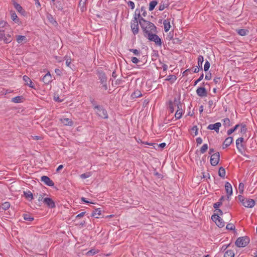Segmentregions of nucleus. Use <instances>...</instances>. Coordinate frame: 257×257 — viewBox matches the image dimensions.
Returning a JSON list of instances; mask_svg holds the SVG:
<instances>
[{"label":"nucleus","instance_id":"1","mask_svg":"<svg viewBox=\"0 0 257 257\" xmlns=\"http://www.w3.org/2000/svg\"><path fill=\"white\" fill-rule=\"evenodd\" d=\"M139 24L143 30L145 37L156 31V27L153 23L145 20L143 18L139 20Z\"/></svg>","mask_w":257,"mask_h":257},{"label":"nucleus","instance_id":"2","mask_svg":"<svg viewBox=\"0 0 257 257\" xmlns=\"http://www.w3.org/2000/svg\"><path fill=\"white\" fill-rule=\"evenodd\" d=\"M94 108L95 113L102 118H107L108 114L106 110L99 105H94Z\"/></svg>","mask_w":257,"mask_h":257},{"label":"nucleus","instance_id":"3","mask_svg":"<svg viewBox=\"0 0 257 257\" xmlns=\"http://www.w3.org/2000/svg\"><path fill=\"white\" fill-rule=\"evenodd\" d=\"M249 241V239L247 237H241L237 239L235 244L239 247L245 246Z\"/></svg>","mask_w":257,"mask_h":257},{"label":"nucleus","instance_id":"4","mask_svg":"<svg viewBox=\"0 0 257 257\" xmlns=\"http://www.w3.org/2000/svg\"><path fill=\"white\" fill-rule=\"evenodd\" d=\"M146 37H147L149 40L154 42L156 45L161 46V40L158 35L152 33L148 35Z\"/></svg>","mask_w":257,"mask_h":257},{"label":"nucleus","instance_id":"5","mask_svg":"<svg viewBox=\"0 0 257 257\" xmlns=\"http://www.w3.org/2000/svg\"><path fill=\"white\" fill-rule=\"evenodd\" d=\"M211 218L213 221H214L216 224L219 227H223L225 225L224 221L223 219L220 218L218 215L214 214L212 216Z\"/></svg>","mask_w":257,"mask_h":257},{"label":"nucleus","instance_id":"6","mask_svg":"<svg viewBox=\"0 0 257 257\" xmlns=\"http://www.w3.org/2000/svg\"><path fill=\"white\" fill-rule=\"evenodd\" d=\"M220 155L218 152L213 154L211 156L210 158V163L212 166L217 165L219 161Z\"/></svg>","mask_w":257,"mask_h":257},{"label":"nucleus","instance_id":"7","mask_svg":"<svg viewBox=\"0 0 257 257\" xmlns=\"http://www.w3.org/2000/svg\"><path fill=\"white\" fill-rule=\"evenodd\" d=\"M242 204L245 207L252 208L254 206L255 202L252 199L245 198Z\"/></svg>","mask_w":257,"mask_h":257},{"label":"nucleus","instance_id":"8","mask_svg":"<svg viewBox=\"0 0 257 257\" xmlns=\"http://www.w3.org/2000/svg\"><path fill=\"white\" fill-rule=\"evenodd\" d=\"M131 30L134 35L139 32V22L138 21H131Z\"/></svg>","mask_w":257,"mask_h":257},{"label":"nucleus","instance_id":"9","mask_svg":"<svg viewBox=\"0 0 257 257\" xmlns=\"http://www.w3.org/2000/svg\"><path fill=\"white\" fill-rule=\"evenodd\" d=\"M225 189L227 194V197L229 199L232 194V188L231 185L228 182L225 184Z\"/></svg>","mask_w":257,"mask_h":257},{"label":"nucleus","instance_id":"10","mask_svg":"<svg viewBox=\"0 0 257 257\" xmlns=\"http://www.w3.org/2000/svg\"><path fill=\"white\" fill-rule=\"evenodd\" d=\"M221 126V124L220 122H216L214 124H210L208 125L207 129L210 130H214L216 132L218 133Z\"/></svg>","mask_w":257,"mask_h":257},{"label":"nucleus","instance_id":"11","mask_svg":"<svg viewBox=\"0 0 257 257\" xmlns=\"http://www.w3.org/2000/svg\"><path fill=\"white\" fill-rule=\"evenodd\" d=\"M42 81L46 84H49L52 81V77L49 72H48L43 77Z\"/></svg>","mask_w":257,"mask_h":257},{"label":"nucleus","instance_id":"12","mask_svg":"<svg viewBox=\"0 0 257 257\" xmlns=\"http://www.w3.org/2000/svg\"><path fill=\"white\" fill-rule=\"evenodd\" d=\"M43 202L49 207L50 208H54L55 207V204L53 200L48 197H46L44 199Z\"/></svg>","mask_w":257,"mask_h":257},{"label":"nucleus","instance_id":"13","mask_svg":"<svg viewBox=\"0 0 257 257\" xmlns=\"http://www.w3.org/2000/svg\"><path fill=\"white\" fill-rule=\"evenodd\" d=\"M41 181L49 186H53L54 185V183L53 181L46 176H42L41 177Z\"/></svg>","mask_w":257,"mask_h":257},{"label":"nucleus","instance_id":"14","mask_svg":"<svg viewBox=\"0 0 257 257\" xmlns=\"http://www.w3.org/2000/svg\"><path fill=\"white\" fill-rule=\"evenodd\" d=\"M243 141V138H239L236 141V146L239 152H241L243 150L242 142Z\"/></svg>","mask_w":257,"mask_h":257},{"label":"nucleus","instance_id":"15","mask_svg":"<svg viewBox=\"0 0 257 257\" xmlns=\"http://www.w3.org/2000/svg\"><path fill=\"white\" fill-rule=\"evenodd\" d=\"M197 94L200 97L206 96L207 95V91L204 87H198L196 90Z\"/></svg>","mask_w":257,"mask_h":257},{"label":"nucleus","instance_id":"16","mask_svg":"<svg viewBox=\"0 0 257 257\" xmlns=\"http://www.w3.org/2000/svg\"><path fill=\"white\" fill-rule=\"evenodd\" d=\"M23 80L25 81L26 84L28 85L29 87L34 88L35 86L34 85L32 81L30 78L26 75L23 76Z\"/></svg>","mask_w":257,"mask_h":257},{"label":"nucleus","instance_id":"17","mask_svg":"<svg viewBox=\"0 0 257 257\" xmlns=\"http://www.w3.org/2000/svg\"><path fill=\"white\" fill-rule=\"evenodd\" d=\"M60 121L65 125L72 126L73 124V121L68 118H61Z\"/></svg>","mask_w":257,"mask_h":257},{"label":"nucleus","instance_id":"18","mask_svg":"<svg viewBox=\"0 0 257 257\" xmlns=\"http://www.w3.org/2000/svg\"><path fill=\"white\" fill-rule=\"evenodd\" d=\"M16 40L19 44H23L27 42V38L25 36L18 35L16 36Z\"/></svg>","mask_w":257,"mask_h":257},{"label":"nucleus","instance_id":"19","mask_svg":"<svg viewBox=\"0 0 257 257\" xmlns=\"http://www.w3.org/2000/svg\"><path fill=\"white\" fill-rule=\"evenodd\" d=\"M163 25L164 26V30L166 32L169 31L171 25H170V19L165 20L163 22Z\"/></svg>","mask_w":257,"mask_h":257},{"label":"nucleus","instance_id":"20","mask_svg":"<svg viewBox=\"0 0 257 257\" xmlns=\"http://www.w3.org/2000/svg\"><path fill=\"white\" fill-rule=\"evenodd\" d=\"M177 106L178 108V110L176 111L175 113V117H176V119H179L182 116V109L179 108L178 104H177Z\"/></svg>","mask_w":257,"mask_h":257},{"label":"nucleus","instance_id":"21","mask_svg":"<svg viewBox=\"0 0 257 257\" xmlns=\"http://www.w3.org/2000/svg\"><path fill=\"white\" fill-rule=\"evenodd\" d=\"M233 138L231 137H229L227 138L223 143V145L225 146V147H228L232 142Z\"/></svg>","mask_w":257,"mask_h":257},{"label":"nucleus","instance_id":"22","mask_svg":"<svg viewBox=\"0 0 257 257\" xmlns=\"http://www.w3.org/2000/svg\"><path fill=\"white\" fill-rule=\"evenodd\" d=\"M11 17L13 21H14L16 23H18L19 22V19L18 18L17 15L16 13L14 11L11 12Z\"/></svg>","mask_w":257,"mask_h":257},{"label":"nucleus","instance_id":"23","mask_svg":"<svg viewBox=\"0 0 257 257\" xmlns=\"http://www.w3.org/2000/svg\"><path fill=\"white\" fill-rule=\"evenodd\" d=\"M140 11H139L138 9H136L135 11V14L134 15L133 19L132 20V21H138V20L140 19Z\"/></svg>","mask_w":257,"mask_h":257},{"label":"nucleus","instance_id":"24","mask_svg":"<svg viewBox=\"0 0 257 257\" xmlns=\"http://www.w3.org/2000/svg\"><path fill=\"white\" fill-rule=\"evenodd\" d=\"M142 96L141 92L139 90H135L131 95V97L133 99Z\"/></svg>","mask_w":257,"mask_h":257},{"label":"nucleus","instance_id":"25","mask_svg":"<svg viewBox=\"0 0 257 257\" xmlns=\"http://www.w3.org/2000/svg\"><path fill=\"white\" fill-rule=\"evenodd\" d=\"M24 195L25 197L29 200H32L33 199V194L30 191L27 192H24Z\"/></svg>","mask_w":257,"mask_h":257},{"label":"nucleus","instance_id":"26","mask_svg":"<svg viewBox=\"0 0 257 257\" xmlns=\"http://www.w3.org/2000/svg\"><path fill=\"white\" fill-rule=\"evenodd\" d=\"M101 212L100 208L96 209L92 213V216L95 217L96 218H98L99 216L101 215Z\"/></svg>","mask_w":257,"mask_h":257},{"label":"nucleus","instance_id":"27","mask_svg":"<svg viewBox=\"0 0 257 257\" xmlns=\"http://www.w3.org/2000/svg\"><path fill=\"white\" fill-rule=\"evenodd\" d=\"M158 2L156 1H153L150 3L149 10L150 11H152L154 10L155 7L157 5Z\"/></svg>","mask_w":257,"mask_h":257},{"label":"nucleus","instance_id":"28","mask_svg":"<svg viewBox=\"0 0 257 257\" xmlns=\"http://www.w3.org/2000/svg\"><path fill=\"white\" fill-rule=\"evenodd\" d=\"M234 252L231 250H227L225 251L224 257H234Z\"/></svg>","mask_w":257,"mask_h":257},{"label":"nucleus","instance_id":"29","mask_svg":"<svg viewBox=\"0 0 257 257\" xmlns=\"http://www.w3.org/2000/svg\"><path fill=\"white\" fill-rule=\"evenodd\" d=\"M204 61L203 57L201 55H199L198 57V66L201 69H202V64Z\"/></svg>","mask_w":257,"mask_h":257},{"label":"nucleus","instance_id":"30","mask_svg":"<svg viewBox=\"0 0 257 257\" xmlns=\"http://www.w3.org/2000/svg\"><path fill=\"white\" fill-rule=\"evenodd\" d=\"M218 175L220 177L224 178L225 176V170L223 167H220L218 171Z\"/></svg>","mask_w":257,"mask_h":257},{"label":"nucleus","instance_id":"31","mask_svg":"<svg viewBox=\"0 0 257 257\" xmlns=\"http://www.w3.org/2000/svg\"><path fill=\"white\" fill-rule=\"evenodd\" d=\"M98 252H99L98 250L94 249H92L89 250L87 252L86 254H87V256H92L94 254L98 253Z\"/></svg>","mask_w":257,"mask_h":257},{"label":"nucleus","instance_id":"32","mask_svg":"<svg viewBox=\"0 0 257 257\" xmlns=\"http://www.w3.org/2000/svg\"><path fill=\"white\" fill-rule=\"evenodd\" d=\"M24 219L25 220L29 221H32L34 220V218L32 217L31 215L28 214H24Z\"/></svg>","mask_w":257,"mask_h":257},{"label":"nucleus","instance_id":"33","mask_svg":"<svg viewBox=\"0 0 257 257\" xmlns=\"http://www.w3.org/2000/svg\"><path fill=\"white\" fill-rule=\"evenodd\" d=\"M191 134L193 136H197L198 134V128L197 126H194L191 128Z\"/></svg>","mask_w":257,"mask_h":257},{"label":"nucleus","instance_id":"34","mask_svg":"<svg viewBox=\"0 0 257 257\" xmlns=\"http://www.w3.org/2000/svg\"><path fill=\"white\" fill-rule=\"evenodd\" d=\"M222 121H223V124L225 127L229 126L230 125V120L229 118H225L223 119L222 120Z\"/></svg>","mask_w":257,"mask_h":257},{"label":"nucleus","instance_id":"35","mask_svg":"<svg viewBox=\"0 0 257 257\" xmlns=\"http://www.w3.org/2000/svg\"><path fill=\"white\" fill-rule=\"evenodd\" d=\"M15 8L20 13H22L23 11L22 7L18 4L14 3V4Z\"/></svg>","mask_w":257,"mask_h":257},{"label":"nucleus","instance_id":"36","mask_svg":"<svg viewBox=\"0 0 257 257\" xmlns=\"http://www.w3.org/2000/svg\"><path fill=\"white\" fill-rule=\"evenodd\" d=\"M208 149V145L206 144H204L200 149V153L201 154H204L205 153Z\"/></svg>","mask_w":257,"mask_h":257},{"label":"nucleus","instance_id":"37","mask_svg":"<svg viewBox=\"0 0 257 257\" xmlns=\"http://www.w3.org/2000/svg\"><path fill=\"white\" fill-rule=\"evenodd\" d=\"M5 43H9L12 41L11 39V35L8 34L7 36L5 35V37L3 39Z\"/></svg>","mask_w":257,"mask_h":257},{"label":"nucleus","instance_id":"38","mask_svg":"<svg viewBox=\"0 0 257 257\" xmlns=\"http://www.w3.org/2000/svg\"><path fill=\"white\" fill-rule=\"evenodd\" d=\"M247 31L244 29H239L237 30L238 34L242 36H245L247 34Z\"/></svg>","mask_w":257,"mask_h":257},{"label":"nucleus","instance_id":"39","mask_svg":"<svg viewBox=\"0 0 257 257\" xmlns=\"http://www.w3.org/2000/svg\"><path fill=\"white\" fill-rule=\"evenodd\" d=\"M238 126H239V124H236L235 125V126L233 128L228 130L227 132V135L228 136L230 135L232 133H233L238 128Z\"/></svg>","mask_w":257,"mask_h":257},{"label":"nucleus","instance_id":"40","mask_svg":"<svg viewBox=\"0 0 257 257\" xmlns=\"http://www.w3.org/2000/svg\"><path fill=\"white\" fill-rule=\"evenodd\" d=\"M91 176V173L90 172H87L86 173L82 174L80 175V177L82 179H86Z\"/></svg>","mask_w":257,"mask_h":257},{"label":"nucleus","instance_id":"41","mask_svg":"<svg viewBox=\"0 0 257 257\" xmlns=\"http://www.w3.org/2000/svg\"><path fill=\"white\" fill-rule=\"evenodd\" d=\"M7 26V23L5 21L0 22V30H6L5 28Z\"/></svg>","mask_w":257,"mask_h":257},{"label":"nucleus","instance_id":"42","mask_svg":"<svg viewBox=\"0 0 257 257\" xmlns=\"http://www.w3.org/2000/svg\"><path fill=\"white\" fill-rule=\"evenodd\" d=\"M129 51L132 52L136 56H139L141 54L140 51L137 49H130Z\"/></svg>","mask_w":257,"mask_h":257},{"label":"nucleus","instance_id":"43","mask_svg":"<svg viewBox=\"0 0 257 257\" xmlns=\"http://www.w3.org/2000/svg\"><path fill=\"white\" fill-rule=\"evenodd\" d=\"M244 189V184L242 183H240L238 186V190L240 194L243 193Z\"/></svg>","mask_w":257,"mask_h":257},{"label":"nucleus","instance_id":"44","mask_svg":"<svg viewBox=\"0 0 257 257\" xmlns=\"http://www.w3.org/2000/svg\"><path fill=\"white\" fill-rule=\"evenodd\" d=\"M226 228L228 230H234L235 226L232 223H228L227 224Z\"/></svg>","mask_w":257,"mask_h":257},{"label":"nucleus","instance_id":"45","mask_svg":"<svg viewBox=\"0 0 257 257\" xmlns=\"http://www.w3.org/2000/svg\"><path fill=\"white\" fill-rule=\"evenodd\" d=\"M210 63L208 61H206L205 63V64H204V70L205 71H207V70H208V69H209L210 68Z\"/></svg>","mask_w":257,"mask_h":257},{"label":"nucleus","instance_id":"46","mask_svg":"<svg viewBox=\"0 0 257 257\" xmlns=\"http://www.w3.org/2000/svg\"><path fill=\"white\" fill-rule=\"evenodd\" d=\"M176 79V78L174 75H169L167 76V78L166 79V80L170 81V80H173V81H174Z\"/></svg>","mask_w":257,"mask_h":257},{"label":"nucleus","instance_id":"47","mask_svg":"<svg viewBox=\"0 0 257 257\" xmlns=\"http://www.w3.org/2000/svg\"><path fill=\"white\" fill-rule=\"evenodd\" d=\"M21 97L17 96V97H14L12 99V101H13V102H15V103H19V102H20L21 101Z\"/></svg>","mask_w":257,"mask_h":257},{"label":"nucleus","instance_id":"48","mask_svg":"<svg viewBox=\"0 0 257 257\" xmlns=\"http://www.w3.org/2000/svg\"><path fill=\"white\" fill-rule=\"evenodd\" d=\"M10 204L9 202H6L3 204V208L6 210L9 208Z\"/></svg>","mask_w":257,"mask_h":257},{"label":"nucleus","instance_id":"49","mask_svg":"<svg viewBox=\"0 0 257 257\" xmlns=\"http://www.w3.org/2000/svg\"><path fill=\"white\" fill-rule=\"evenodd\" d=\"M5 30H0V38L2 40L5 37Z\"/></svg>","mask_w":257,"mask_h":257},{"label":"nucleus","instance_id":"50","mask_svg":"<svg viewBox=\"0 0 257 257\" xmlns=\"http://www.w3.org/2000/svg\"><path fill=\"white\" fill-rule=\"evenodd\" d=\"M203 77H204V74H202L200 76L199 78L195 81L194 85H196L199 82L201 81L203 79Z\"/></svg>","mask_w":257,"mask_h":257},{"label":"nucleus","instance_id":"51","mask_svg":"<svg viewBox=\"0 0 257 257\" xmlns=\"http://www.w3.org/2000/svg\"><path fill=\"white\" fill-rule=\"evenodd\" d=\"M141 12H142V16L145 17L147 16V12L145 10V8L144 7H142L141 8Z\"/></svg>","mask_w":257,"mask_h":257},{"label":"nucleus","instance_id":"52","mask_svg":"<svg viewBox=\"0 0 257 257\" xmlns=\"http://www.w3.org/2000/svg\"><path fill=\"white\" fill-rule=\"evenodd\" d=\"M131 61L133 63L137 64L139 62V60L137 57H133L131 58Z\"/></svg>","mask_w":257,"mask_h":257},{"label":"nucleus","instance_id":"53","mask_svg":"<svg viewBox=\"0 0 257 257\" xmlns=\"http://www.w3.org/2000/svg\"><path fill=\"white\" fill-rule=\"evenodd\" d=\"M221 204V202L219 201L214 204L213 207L215 209H217Z\"/></svg>","mask_w":257,"mask_h":257},{"label":"nucleus","instance_id":"54","mask_svg":"<svg viewBox=\"0 0 257 257\" xmlns=\"http://www.w3.org/2000/svg\"><path fill=\"white\" fill-rule=\"evenodd\" d=\"M87 1V0H80V3H79L80 6L84 7L86 4Z\"/></svg>","mask_w":257,"mask_h":257},{"label":"nucleus","instance_id":"55","mask_svg":"<svg viewBox=\"0 0 257 257\" xmlns=\"http://www.w3.org/2000/svg\"><path fill=\"white\" fill-rule=\"evenodd\" d=\"M128 5L130 6L132 9H134L135 8V3L133 2L130 1L128 3Z\"/></svg>","mask_w":257,"mask_h":257},{"label":"nucleus","instance_id":"56","mask_svg":"<svg viewBox=\"0 0 257 257\" xmlns=\"http://www.w3.org/2000/svg\"><path fill=\"white\" fill-rule=\"evenodd\" d=\"M0 93L2 94H7V93H10V91H9V90L8 89H3L1 91H0Z\"/></svg>","mask_w":257,"mask_h":257},{"label":"nucleus","instance_id":"57","mask_svg":"<svg viewBox=\"0 0 257 257\" xmlns=\"http://www.w3.org/2000/svg\"><path fill=\"white\" fill-rule=\"evenodd\" d=\"M71 62V59H67L66 61V64L67 66L71 68V65H70Z\"/></svg>","mask_w":257,"mask_h":257},{"label":"nucleus","instance_id":"58","mask_svg":"<svg viewBox=\"0 0 257 257\" xmlns=\"http://www.w3.org/2000/svg\"><path fill=\"white\" fill-rule=\"evenodd\" d=\"M196 143L198 145H200L202 143V140L201 138L199 137L196 139Z\"/></svg>","mask_w":257,"mask_h":257},{"label":"nucleus","instance_id":"59","mask_svg":"<svg viewBox=\"0 0 257 257\" xmlns=\"http://www.w3.org/2000/svg\"><path fill=\"white\" fill-rule=\"evenodd\" d=\"M246 126L244 125H242L241 127L240 132L244 133L246 132Z\"/></svg>","mask_w":257,"mask_h":257},{"label":"nucleus","instance_id":"60","mask_svg":"<svg viewBox=\"0 0 257 257\" xmlns=\"http://www.w3.org/2000/svg\"><path fill=\"white\" fill-rule=\"evenodd\" d=\"M238 200L242 203L245 198H244L241 195H238Z\"/></svg>","mask_w":257,"mask_h":257},{"label":"nucleus","instance_id":"61","mask_svg":"<svg viewBox=\"0 0 257 257\" xmlns=\"http://www.w3.org/2000/svg\"><path fill=\"white\" fill-rule=\"evenodd\" d=\"M55 72L56 73V74L58 75H61L62 74V72H61V70H60L59 69H56L55 70Z\"/></svg>","mask_w":257,"mask_h":257},{"label":"nucleus","instance_id":"62","mask_svg":"<svg viewBox=\"0 0 257 257\" xmlns=\"http://www.w3.org/2000/svg\"><path fill=\"white\" fill-rule=\"evenodd\" d=\"M44 195H45L44 194L40 195L39 196V198H38V201H43L44 199L45 198H44Z\"/></svg>","mask_w":257,"mask_h":257},{"label":"nucleus","instance_id":"63","mask_svg":"<svg viewBox=\"0 0 257 257\" xmlns=\"http://www.w3.org/2000/svg\"><path fill=\"white\" fill-rule=\"evenodd\" d=\"M85 213L84 212H81V213L78 214L76 216V218H81V217H83Z\"/></svg>","mask_w":257,"mask_h":257},{"label":"nucleus","instance_id":"64","mask_svg":"<svg viewBox=\"0 0 257 257\" xmlns=\"http://www.w3.org/2000/svg\"><path fill=\"white\" fill-rule=\"evenodd\" d=\"M63 168V165H60L58 166V167L57 168L56 171L57 172H59L61 169Z\"/></svg>","mask_w":257,"mask_h":257}]
</instances>
